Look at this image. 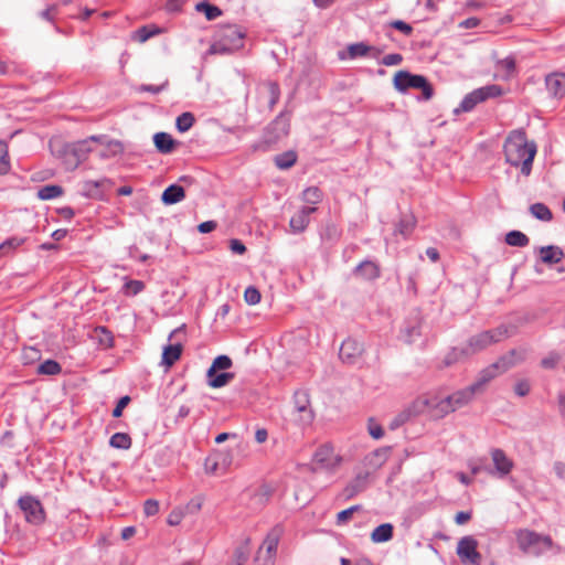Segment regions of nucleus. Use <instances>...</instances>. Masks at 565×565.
I'll list each match as a JSON object with an SVG mask.
<instances>
[{
  "instance_id": "1",
  "label": "nucleus",
  "mask_w": 565,
  "mask_h": 565,
  "mask_svg": "<svg viewBox=\"0 0 565 565\" xmlns=\"http://www.w3.org/2000/svg\"><path fill=\"white\" fill-rule=\"evenodd\" d=\"M505 161L513 167H521V172L529 175L536 154V145L529 142L523 130L510 132L503 146Z\"/></svg>"
},
{
  "instance_id": "2",
  "label": "nucleus",
  "mask_w": 565,
  "mask_h": 565,
  "mask_svg": "<svg viewBox=\"0 0 565 565\" xmlns=\"http://www.w3.org/2000/svg\"><path fill=\"white\" fill-rule=\"evenodd\" d=\"M514 534L519 550L525 555L539 557L552 550L554 545L550 535H544L530 529H519Z\"/></svg>"
},
{
  "instance_id": "3",
  "label": "nucleus",
  "mask_w": 565,
  "mask_h": 565,
  "mask_svg": "<svg viewBox=\"0 0 565 565\" xmlns=\"http://www.w3.org/2000/svg\"><path fill=\"white\" fill-rule=\"evenodd\" d=\"M244 33L237 25L222 26L209 49V54H231L243 47Z\"/></svg>"
},
{
  "instance_id": "4",
  "label": "nucleus",
  "mask_w": 565,
  "mask_h": 565,
  "mask_svg": "<svg viewBox=\"0 0 565 565\" xmlns=\"http://www.w3.org/2000/svg\"><path fill=\"white\" fill-rule=\"evenodd\" d=\"M290 120L285 114L278 115L264 130L262 140L253 146L255 151H269L282 138L288 136Z\"/></svg>"
},
{
  "instance_id": "5",
  "label": "nucleus",
  "mask_w": 565,
  "mask_h": 565,
  "mask_svg": "<svg viewBox=\"0 0 565 565\" xmlns=\"http://www.w3.org/2000/svg\"><path fill=\"white\" fill-rule=\"evenodd\" d=\"M522 360L523 356L520 352H518L516 350L510 351L507 355L500 358L495 363L483 369L479 373L477 381L472 383L471 386L477 391V393L482 392L487 383H489L498 374L505 372L507 370L514 366Z\"/></svg>"
},
{
  "instance_id": "6",
  "label": "nucleus",
  "mask_w": 565,
  "mask_h": 565,
  "mask_svg": "<svg viewBox=\"0 0 565 565\" xmlns=\"http://www.w3.org/2000/svg\"><path fill=\"white\" fill-rule=\"evenodd\" d=\"M512 329L513 328H509L502 324L492 330L482 331L468 339L466 349L470 355L476 354L487 349L489 345L511 337L513 333Z\"/></svg>"
},
{
  "instance_id": "7",
  "label": "nucleus",
  "mask_w": 565,
  "mask_h": 565,
  "mask_svg": "<svg viewBox=\"0 0 565 565\" xmlns=\"http://www.w3.org/2000/svg\"><path fill=\"white\" fill-rule=\"evenodd\" d=\"M393 84L395 89L401 93H405L409 88L422 89L424 100H429L434 95V89L425 76L412 74L408 71H398L394 76Z\"/></svg>"
},
{
  "instance_id": "8",
  "label": "nucleus",
  "mask_w": 565,
  "mask_h": 565,
  "mask_svg": "<svg viewBox=\"0 0 565 565\" xmlns=\"http://www.w3.org/2000/svg\"><path fill=\"white\" fill-rule=\"evenodd\" d=\"M475 394H477V391L470 385L440 399L434 406L436 407L437 412L444 416L467 405L473 398Z\"/></svg>"
},
{
  "instance_id": "9",
  "label": "nucleus",
  "mask_w": 565,
  "mask_h": 565,
  "mask_svg": "<svg viewBox=\"0 0 565 565\" xmlns=\"http://www.w3.org/2000/svg\"><path fill=\"white\" fill-rule=\"evenodd\" d=\"M294 420L300 426L311 424L313 412L310 407L309 394L305 391H297L294 395Z\"/></svg>"
},
{
  "instance_id": "10",
  "label": "nucleus",
  "mask_w": 565,
  "mask_h": 565,
  "mask_svg": "<svg viewBox=\"0 0 565 565\" xmlns=\"http://www.w3.org/2000/svg\"><path fill=\"white\" fill-rule=\"evenodd\" d=\"M102 139V137L92 136L88 139L63 146V153L74 157V160L68 162L72 168H76L87 158L89 152L94 151L90 146L93 142L100 141Z\"/></svg>"
},
{
  "instance_id": "11",
  "label": "nucleus",
  "mask_w": 565,
  "mask_h": 565,
  "mask_svg": "<svg viewBox=\"0 0 565 565\" xmlns=\"http://www.w3.org/2000/svg\"><path fill=\"white\" fill-rule=\"evenodd\" d=\"M478 541L468 535L459 540L457 544V555L466 565H480L481 554L477 551Z\"/></svg>"
},
{
  "instance_id": "12",
  "label": "nucleus",
  "mask_w": 565,
  "mask_h": 565,
  "mask_svg": "<svg viewBox=\"0 0 565 565\" xmlns=\"http://www.w3.org/2000/svg\"><path fill=\"white\" fill-rule=\"evenodd\" d=\"M340 463V457L333 451L330 445L320 446L312 458V471L333 470Z\"/></svg>"
},
{
  "instance_id": "13",
  "label": "nucleus",
  "mask_w": 565,
  "mask_h": 565,
  "mask_svg": "<svg viewBox=\"0 0 565 565\" xmlns=\"http://www.w3.org/2000/svg\"><path fill=\"white\" fill-rule=\"evenodd\" d=\"M18 503L28 522L32 524H40L44 521V510L42 504L34 497L23 495L19 499Z\"/></svg>"
},
{
  "instance_id": "14",
  "label": "nucleus",
  "mask_w": 565,
  "mask_h": 565,
  "mask_svg": "<svg viewBox=\"0 0 565 565\" xmlns=\"http://www.w3.org/2000/svg\"><path fill=\"white\" fill-rule=\"evenodd\" d=\"M280 537V530L273 529L265 537L262 546L258 550L256 559H263V565H273L274 558L277 553V547Z\"/></svg>"
},
{
  "instance_id": "15",
  "label": "nucleus",
  "mask_w": 565,
  "mask_h": 565,
  "mask_svg": "<svg viewBox=\"0 0 565 565\" xmlns=\"http://www.w3.org/2000/svg\"><path fill=\"white\" fill-rule=\"evenodd\" d=\"M490 454L494 469H486V471L491 475H497L499 478L508 476L513 469V461L500 448L492 449Z\"/></svg>"
},
{
  "instance_id": "16",
  "label": "nucleus",
  "mask_w": 565,
  "mask_h": 565,
  "mask_svg": "<svg viewBox=\"0 0 565 565\" xmlns=\"http://www.w3.org/2000/svg\"><path fill=\"white\" fill-rule=\"evenodd\" d=\"M364 351L363 344L355 339L344 340L340 347L339 356L347 364H355Z\"/></svg>"
},
{
  "instance_id": "17",
  "label": "nucleus",
  "mask_w": 565,
  "mask_h": 565,
  "mask_svg": "<svg viewBox=\"0 0 565 565\" xmlns=\"http://www.w3.org/2000/svg\"><path fill=\"white\" fill-rule=\"evenodd\" d=\"M113 181L108 178L99 180H87L82 183L81 192L84 196L90 199H103L104 192L113 186Z\"/></svg>"
},
{
  "instance_id": "18",
  "label": "nucleus",
  "mask_w": 565,
  "mask_h": 565,
  "mask_svg": "<svg viewBox=\"0 0 565 565\" xmlns=\"http://www.w3.org/2000/svg\"><path fill=\"white\" fill-rule=\"evenodd\" d=\"M545 86L552 97L563 98L565 96V74L555 72L546 75Z\"/></svg>"
},
{
  "instance_id": "19",
  "label": "nucleus",
  "mask_w": 565,
  "mask_h": 565,
  "mask_svg": "<svg viewBox=\"0 0 565 565\" xmlns=\"http://www.w3.org/2000/svg\"><path fill=\"white\" fill-rule=\"evenodd\" d=\"M370 472L358 473L343 489V495L345 499H352L358 493L364 491L369 484Z\"/></svg>"
},
{
  "instance_id": "20",
  "label": "nucleus",
  "mask_w": 565,
  "mask_h": 565,
  "mask_svg": "<svg viewBox=\"0 0 565 565\" xmlns=\"http://www.w3.org/2000/svg\"><path fill=\"white\" fill-rule=\"evenodd\" d=\"M317 209L315 206H303L290 218V227L295 233L303 232L310 221V215L315 213Z\"/></svg>"
},
{
  "instance_id": "21",
  "label": "nucleus",
  "mask_w": 565,
  "mask_h": 565,
  "mask_svg": "<svg viewBox=\"0 0 565 565\" xmlns=\"http://www.w3.org/2000/svg\"><path fill=\"white\" fill-rule=\"evenodd\" d=\"M516 71V62L513 56H508L495 63V77L500 79H510Z\"/></svg>"
},
{
  "instance_id": "22",
  "label": "nucleus",
  "mask_w": 565,
  "mask_h": 565,
  "mask_svg": "<svg viewBox=\"0 0 565 565\" xmlns=\"http://www.w3.org/2000/svg\"><path fill=\"white\" fill-rule=\"evenodd\" d=\"M184 198V188L179 184H171L162 192L161 201L166 205H172L181 202Z\"/></svg>"
},
{
  "instance_id": "23",
  "label": "nucleus",
  "mask_w": 565,
  "mask_h": 565,
  "mask_svg": "<svg viewBox=\"0 0 565 565\" xmlns=\"http://www.w3.org/2000/svg\"><path fill=\"white\" fill-rule=\"evenodd\" d=\"M540 256L544 264L554 265L564 258V252L558 246L548 245L540 248Z\"/></svg>"
},
{
  "instance_id": "24",
  "label": "nucleus",
  "mask_w": 565,
  "mask_h": 565,
  "mask_svg": "<svg viewBox=\"0 0 565 565\" xmlns=\"http://www.w3.org/2000/svg\"><path fill=\"white\" fill-rule=\"evenodd\" d=\"M153 142L157 150L161 153H171L178 142L167 132H157L153 136Z\"/></svg>"
},
{
  "instance_id": "25",
  "label": "nucleus",
  "mask_w": 565,
  "mask_h": 565,
  "mask_svg": "<svg viewBox=\"0 0 565 565\" xmlns=\"http://www.w3.org/2000/svg\"><path fill=\"white\" fill-rule=\"evenodd\" d=\"M26 242V237L12 236L0 244V258L12 256Z\"/></svg>"
},
{
  "instance_id": "26",
  "label": "nucleus",
  "mask_w": 565,
  "mask_h": 565,
  "mask_svg": "<svg viewBox=\"0 0 565 565\" xmlns=\"http://www.w3.org/2000/svg\"><path fill=\"white\" fill-rule=\"evenodd\" d=\"M103 139L98 141L105 147L99 151L100 158H110L120 154L124 151V146L119 140H108L105 136H100Z\"/></svg>"
},
{
  "instance_id": "27",
  "label": "nucleus",
  "mask_w": 565,
  "mask_h": 565,
  "mask_svg": "<svg viewBox=\"0 0 565 565\" xmlns=\"http://www.w3.org/2000/svg\"><path fill=\"white\" fill-rule=\"evenodd\" d=\"M387 448L376 449L370 452L367 456H365L364 462L369 468L376 470L385 463V461L387 460Z\"/></svg>"
},
{
  "instance_id": "28",
  "label": "nucleus",
  "mask_w": 565,
  "mask_h": 565,
  "mask_svg": "<svg viewBox=\"0 0 565 565\" xmlns=\"http://www.w3.org/2000/svg\"><path fill=\"white\" fill-rule=\"evenodd\" d=\"M482 102H483V99H482L481 92L479 90V88H477L465 96V98L460 103L459 107L455 109V113L458 114L460 111H470L479 103H482Z\"/></svg>"
},
{
  "instance_id": "29",
  "label": "nucleus",
  "mask_w": 565,
  "mask_h": 565,
  "mask_svg": "<svg viewBox=\"0 0 565 565\" xmlns=\"http://www.w3.org/2000/svg\"><path fill=\"white\" fill-rule=\"evenodd\" d=\"M420 319L416 318L413 321H409L405 328L402 330L403 340L411 344L415 342L422 334L420 332Z\"/></svg>"
},
{
  "instance_id": "30",
  "label": "nucleus",
  "mask_w": 565,
  "mask_h": 565,
  "mask_svg": "<svg viewBox=\"0 0 565 565\" xmlns=\"http://www.w3.org/2000/svg\"><path fill=\"white\" fill-rule=\"evenodd\" d=\"M182 353V344H169L163 348L162 352V364L170 367L172 366L181 356Z\"/></svg>"
},
{
  "instance_id": "31",
  "label": "nucleus",
  "mask_w": 565,
  "mask_h": 565,
  "mask_svg": "<svg viewBox=\"0 0 565 565\" xmlns=\"http://www.w3.org/2000/svg\"><path fill=\"white\" fill-rule=\"evenodd\" d=\"M416 218L412 213L402 215L399 222L395 227V234H401L405 238L408 237L414 231Z\"/></svg>"
},
{
  "instance_id": "32",
  "label": "nucleus",
  "mask_w": 565,
  "mask_h": 565,
  "mask_svg": "<svg viewBox=\"0 0 565 565\" xmlns=\"http://www.w3.org/2000/svg\"><path fill=\"white\" fill-rule=\"evenodd\" d=\"M393 525L391 523H383L376 526L371 533V540L374 543H385L393 537Z\"/></svg>"
},
{
  "instance_id": "33",
  "label": "nucleus",
  "mask_w": 565,
  "mask_h": 565,
  "mask_svg": "<svg viewBox=\"0 0 565 565\" xmlns=\"http://www.w3.org/2000/svg\"><path fill=\"white\" fill-rule=\"evenodd\" d=\"M355 274L360 275L362 278L372 280L380 276V269L375 263L364 260L356 266Z\"/></svg>"
},
{
  "instance_id": "34",
  "label": "nucleus",
  "mask_w": 565,
  "mask_h": 565,
  "mask_svg": "<svg viewBox=\"0 0 565 565\" xmlns=\"http://www.w3.org/2000/svg\"><path fill=\"white\" fill-rule=\"evenodd\" d=\"M297 161V153L292 150L277 154L274 158V162L277 168L286 170L291 168Z\"/></svg>"
},
{
  "instance_id": "35",
  "label": "nucleus",
  "mask_w": 565,
  "mask_h": 565,
  "mask_svg": "<svg viewBox=\"0 0 565 565\" xmlns=\"http://www.w3.org/2000/svg\"><path fill=\"white\" fill-rule=\"evenodd\" d=\"M206 377L209 386L213 388H220L228 384L234 379V374L227 372L217 374L216 371L214 375H206Z\"/></svg>"
},
{
  "instance_id": "36",
  "label": "nucleus",
  "mask_w": 565,
  "mask_h": 565,
  "mask_svg": "<svg viewBox=\"0 0 565 565\" xmlns=\"http://www.w3.org/2000/svg\"><path fill=\"white\" fill-rule=\"evenodd\" d=\"M195 10L198 12H203L205 14V18L209 20V21H212V20H215L217 19L220 15H222V10L214 6V4H211L209 2H199L196 6H195Z\"/></svg>"
},
{
  "instance_id": "37",
  "label": "nucleus",
  "mask_w": 565,
  "mask_h": 565,
  "mask_svg": "<svg viewBox=\"0 0 565 565\" xmlns=\"http://www.w3.org/2000/svg\"><path fill=\"white\" fill-rule=\"evenodd\" d=\"M531 214L540 221L550 222L553 218L551 210L543 203H534L530 206Z\"/></svg>"
},
{
  "instance_id": "38",
  "label": "nucleus",
  "mask_w": 565,
  "mask_h": 565,
  "mask_svg": "<svg viewBox=\"0 0 565 565\" xmlns=\"http://www.w3.org/2000/svg\"><path fill=\"white\" fill-rule=\"evenodd\" d=\"M109 445L116 449H129L131 447V438L126 433H116L109 439Z\"/></svg>"
},
{
  "instance_id": "39",
  "label": "nucleus",
  "mask_w": 565,
  "mask_h": 565,
  "mask_svg": "<svg viewBox=\"0 0 565 565\" xmlns=\"http://www.w3.org/2000/svg\"><path fill=\"white\" fill-rule=\"evenodd\" d=\"M529 242V237L520 231H511L505 235V243L510 246L524 247Z\"/></svg>"
},
{
  "instance_id": "40",
  "label": "nucleus",
  "mask_w": 565,
  "mask_h": 565,
  "mask_svg": "<svg viewBox=\"0 0 565 565\" xmlns=\"http://www.w3.org/2000/svg\"><path fill=\"white\" fill-rule=\"evenodd\" d=\"M470 356L466 347L463 348H452L445 356L444 363L449 366L455 364L456 362Z\"/></svg>"
},
{
  "instance_id": "41",
  "label": "nucleus",
  "mask_w": 565,
  "mask_h": 565,
  "mask_svg": "<svg viewBox=\"0 0 565 565\" xmlns=\"http://www.w3.org/2000/svg\"><path fill=\"white\" fill-rule=\"evenodd\" d=\"M62 194H63L62 186L56 185V184L45 185L38 191V196L41 200H52V199L61 196Z\"/></svg>"
},
{
  "instance_id": "42",
  "label": "nucleus",
  "mask_w": 565,
  "mask_h": 565,
  "mask_svg": "<svg viewBox=\"0 0 565 565\" xmlns=\"http://www.w3.org/2000/svg\"><path fill=\"white\" fill-rule=\"evenodd\" d=\"M302 201L316 205L322 201V192L318 186H309L302 192Z\"/></svg>"
},
{
  "instance_id": "43",
  "label": "nucleus",
  "mask_w": 565,
  "mask_h": 565,
  "mask_svg": "<svg viewBox=\"0 0 565 565\" xmlns=\"http://www.w3.org/2000/svg\"><path fill=\"white\" fill-rule=\"evenodd\" d=\"M195 118L192 113H182L177 117L175 127L180 132H185L194 125Z\"/></svg>"
},
{
  "instance_id": "44",
  "label": "nucleus",
  "mask_w": 565,
  "mask_h": 565,
  "mask_svg": "<svg viewBox=\"0 0 565 565\" xmlns=\"http://www.w3.org/2000/svg\"><path fill=\"white\" fill-rule=\"evenodd\" d=\"M232 366V360L227 355H218L214 359L206 375H214L218 370H227Z\"/></svg>"
},
{
  "instance_id": "45",
  "label": "nucleus",
  "mask_w": 565,
  "mask_h": 565,
  "mask_svg": "<svg viewBox=\"0 0 565 565\" xmlns=\"http://www.w3.org/2000/svg\"><path fill=\"white\" fill-rule=\"evenodd\" d=\"M61 371V365L54 360H46L38 366V373L44 375H56Z\"/></svg>"
},
{
  "instance_id": "46",
  "label": "nucleus",
  "mask_w": 565,
  "mask_h": 565,
  "mask_svg": "<svg viewBox=\"0 0 565 565\" xmlns=\"http://www.w3.org/2000/svg\"><path fill=\"white\" fill-rule=\"evenodd\" d=\"M160 33V29L159 28H153L152 30H150L149 26L145 25V26H141L139 28L132 39L140 42V43H145L146 41H148L150 38H152L153 35H157Z\"/></svg>"
},
{
  "instance_id": "47",
  "label": "nucleus",
  "mask_w": 565,
  "mask_h": 565,
  "mask_svg": "<svg viewBox=\"0 0 565 565\" xmlns=\"http://www.w3.org/2000/svg\"><path fill=\"white\" fill-rule=\"evenodd\" d=\"M264 88L269 97L268 106L271 109L279 100L280 89L277 83L268 82L265 84Z\"/></svg>"
},
{
  "instance_id": "48",
  "label": "nucleus",
  "mask_w": 565,
  "mask_h": 565,
  "mask_svg": "<svg viewBox=\"0 0 565 565\" xmlns=\"http://www.w3.org/2000/svg\"><path fill=\"white\" fill-rule=\"evenodd\" d=\"M371 47L362 42L349 45L348 53L351 58L365 56Z\"/></svg>"
},
{
  "instance_id": "49",
  "label": "nucleus",
  "mask_w": 565,
  "mask_h": 565,
  "mask_svg": "<svg viewBox=\"0 0 565 565\" xmlns=\"http://www.w3.org/2000/svg\"><path fill=\"white\" fill-rule=\"evenodd\" d=\"M9 169L8 146L4 141L0 140V174H6Z\"/></svg>"
},
{
  "instance_id": "50",
  "label": "nucleus",
  "mask_w": 565,
  "mask_h": 565,
  "mask_svg": "<svg viewBox=\"0 0 565 565\" xmlns=\"http://www.w3.org/2000/svg\"><path fill=\"white\" fill-rule=\"evenodd\" d=\"M479 90L481 92L483 102L490 97H498L503 94V89L499 85H487L480 87Z\"/></svg>"
},
{
  "instance_id": "51",
  "label": "nucleus",
  "mask_w": 565,
  "mask_h": 565,
  "mask_svg": "<svg viewBox=\"0 0 565 565\" xmlns=\"http://www.w3.org/2000/svg\"><path fill=\"white\" fill-rule=\"evenodd\" d=\"M260 292L257 288L249 286L244 292V299L248 305H257L260 301Z\"/></svg>"
},
{
  "instance_id": "52",
  "label": "nucleus",
  "mask_w": 565,
  "mask_h": 565,
  "mask_svg": "<svg viewBox=\"0 0 565 565\" xmlns=\"http://www.w3.org/2000/svg\"><path fill=\"white\" fill-rule=\"evenodd\" d=\"M249 551L247 545L238 546L234 552L235 565H244L248 559Z\"/></svg>"
},
{
  "instance_id": "53",
  "label": "nucleus",
  "mask_w": 565,
  "mask_h": 565,
  "mask_svg": "<svg viewBox=\"0 0 565 565\" xmlns=\"http://www.w3.org/2000/svg\"><path fill=\"white\" fill-rule=\"evenodd\" d=\"M361 509V505H353L349 509H345L337 514V523L343 524L347 523L353 515L355 511H359Z\"/></svg>"
},
{
  "instance_id": "54",
  "label": "nucleus",
  "mask_w": 565,
  "mask_h": 565,
  "mask_svg": "<svg viewBox=\"0 0 565 565\" xmlns=\"http://www.w3.org/2000/svg\"><path fill=\"white\" fill-rule=\"evenodd\" d=\"M96 332L102 334L99 338L100 344L105 345L106 348H110L113 345V335L105 327L97 328Z\"/></svg>"
},
{
  "instance_id": "55",
  "label": "nucleus",
  "mask_w": 565,
  "mask_h": 565,
  "mask_svg": "<svg viewBox=\"0 0 565 565\" xmlns=\"http://www.w3.org/2000/svg\"><path fill=\"white\" fill-rule=\"evenodd\" d=\"M143 288H145V284L140 280H129L125 285V289H126L127 294H130L134 296L139 294L140 291H142Z\"/></svg>"
},
{
  "instance_id": "56",
  "label": "nucleus",
  "mask_w": 565,
  "mask_h": 565,
  "mask_svg": "<svg viewBox=\"0 0 565 565\" xmlns=\"http://www.w3.org/2000/svg\"><path fill=\"white\" fill-rule=\"evenodd\" d=\"M369 433L374 439H380L384 435L382 426L372 418L369 420Z\"/></svg>"
},
{
  "instance_id": "57",
  "label": "nucleus",
  "mask_w": 565,
  "mask_h": 565,
  "mask_svg": "<svg viewBox=\"0 0 565 565\" xmlns=\"http://www.w3.org/2000/svg\"><path fill=\"white\" fill-rule=\"evenodd\" d=\"M530 383L526 380H521L516 382L514 386V392L516 395L523 397L526 396L530 393Z\"/></svg>"
},
{
  "instance_id": "58",
  "label": "nucleus",
  "mask_w": 565,
  "mask_h": 565,
  "mask_svg": "<svg viewBox=\"0 0 565 565\" xmlns=\"http://www.w3.org/2000/svg\"><path fill=\"white\" fill-rule=\"evenodd\" d=\"M403 61V57L398 53L387 54L383 57L382 64L385 66L398 65Z\"/></svg>"
},
{
  "instance_id": "59",
  "label": "nucleus",
  "mask_w": 565,
  "mask_h": 565,
  "mask_svg": "<svg viewBox=\"0 0 565 565\" xmlns=\"http://www.w3.org/2000/svg\"><path fill=\"white\" fill-rule=\"evenodd\" d=\"M391 26L401 31L405 35H409L413 32L412 25L402 20H395L391 22Z\"/></svg>"
},
{
  "instance_id": "60",
  "label": "nucleus",
  "mask_w": 565,
  "mask_h": 565,
  "mask_svg": "<svg viewBox=\"0 0 565 565\" xmlns=\"http://www.w3.org/2000/svg\"><path fill=\"white\" fill-rule=\"evenodd\" d=\"M143 511L146 515L152 516L159 511V503L156 500L149 499L145 502Z\"/></svg>"
},
{
  "instance_id": "61",
  "label": "nucleus",
  "mask_w": 565,
  "mask_h": 565,
  "mask_svg": "<svg viewBox=\"0 0 565 565\" xmlns=\"http://www.w3.org/2000/svg\"><path fill=\"white\" fill-rule=\"evenodd\" d=\"M130 397L129 396H122L116 407L113 409V416L114 417H120L122 415V409L129 404Z\"/></svg>"
},
{
  "instance_id": "62",
  "label": "nucleus",
  "mask_w": 565,
  "mask_h": 565,
  "mask_svg": "<svg viewBox=\"0 0 565 565\" xmlns=\"http://www.w3.org/2000/svg\"><path fill=\"white\" fill-rule=\"evenodd\" d=\"M559 358L556 354H550L541 361L544 369H554L558 363Z\"/></svg>"
},
{
  "instance_id": "63",
  "label": "nucleus",
  "mask_w": 565,
  "mask_h": 565,
  "mask_svg": "<svg viewBox=\"0 0 565 565\" xmlns=\"http://www.w3.org/2000/svg\"><path fill=\"white\" fill-rule=\"evenodd\" d=\"M183 519V512L180 509L173 510L168 516V523L170 525H178Z\"/></svg>"
},
{
  "instance_id": "64",
  "label": "nucleus",
  "mask_w": 565,
  "mask_h": 565,
  "mask_svg": "<svg viewBox=\"0 0 565 565\" xmlns=\"http://www.w3.org/2000/svg\"><path fill=\"white\" fill-rule=\"evenodd\" d=\"M230 249L235 254H244L246 252L245 245L236 238L230 241Z\"/></svg>"
}]
</instances>
